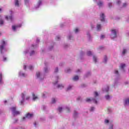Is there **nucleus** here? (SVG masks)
Returning <instances> with one entry per match:
<instances>
[{
  "label": "nucleus",
  "instance_id": "1",
  "mask_svg": "<svg viewBox=\"0 0 129 129\" xmlns=\"http://www.w3.org/2000/svg\"><path fill=\"white\" fill-rule=\"evenodd\" d=\"M39 42L40 39L39 38H37L36 44H32L31 47H30L29 49H26L24 51V55H27V54L29 53V52L30 56H33V55H35V50H34L38 48V45H39Z\"/></svg>",
  "mask_w": 129,
  "mask_h": 129
},
{
  "label": "nucleus",
  "instance_id": "2",
  "mask_svg": "<svg viewBox=\"0 0 129 129\" xmlns=\"http://www.w3.org/2000/svg\"><path fill=\"white\" fill-rule=\"evenodd\" d=\"M30 98V96L28 95V93L27 92H24L21 95V97L20 98V104L21 105H24L25 103V100H29Z\"/></svg>",
  "mask_w": 129,
  "mask_h": 129
},
{
  "label": "nucleus",
  "instance_id": "3",
  "mask_svg": "<svg viewBox=\"0 0 129 129\" xmlns=\"http://www.w3.org/2000/svg\"><path fill=\"white\" fill-rule=\"evenodd\" d=\"M8 51V48H7V42L4 40L1 41V45H0V52L2 55H4L6 52Z\"/></svg>",
  "mask_w": 129,
  "mask_h": 129
},
{
  "label": "nucleus",
  "instance_id": "4",
  "mask_svg": "<svg viewBox=\"0 0 129 129\" xmlns=\"http://www.w3.org/2000/svg\"><path fill=\"white\" fill-rule=\"evenodd\" d=\"M94 98L93 99H90V98H87L86 100V101L87 102H94V103H95L96 104H97V98L98 97V93L97 92H94Z\"/></svg>",
  "mask_w": 129,
  "mask_h": 129
},
{
  "label": "nucleus",
  "instance_id": "5",
  "mask_svg": "<svg viewBox=\"0 0 129 129\" xmlns=\"http://www.w3.org/2000/svg\"><path fill=\"white\" fill-rule=\"evenodd\" d=\"M10 109L14 116L19 115V114H20V111L17 110V107L16 106H13L11 107Z\"/></svg>",
  "mask_w": 129,
  "mask_h": 129
},
{
  "label": "nucleus",
  "instance_id": "6",
  "mask_svg": "<svg viewBox=\"0 0 129 129\" xmlns=\"http://www.w3.org/2000/svg\"><path fill=\"white\" fill-rule=\"evenodd\" d=\"M13 14H14V13H13V11H10L11 16H9V17L8 16L5 17V19L7 20V21H11V23H13L14 20V16H13Z\"/></svg>",
  "mask_w": 129,
  "mask_h": 129
},
{
  "label": "nucleus",
  "instance_id": "7",
  "mask_svg": "<svg viewBox=\"0 0 129 129\" xmlns=\"http://www.w3.org/2000/svg\"><path fill=\"white\" fill-rule=\"evenodd\" d=\"M42 5H43V0H39L36 5L34 6V10H38V9L41 8Z\"/></svg>",
  "mask_w": 129,
  "mask_h": 129
},
{
  "label": "nucleus",
  "instance_id": "8",
  "mask_svg": "<svg viewBox=\"0 0 129 129\" xmlns=\"http://www.w3.org/2000/svg\"><path fill=\"white\" fill-rule=\"evenodd\" d=\"M22 27V24H19L17 25H13L12 26V30L13 32H17V31H18L19 29Z\"/></svg>",
  "mask_w": 129,
  "mask_h": 129
},
{
  "label": "nucleus",
  "instance_id": "9",
  "mask_svg": "<svg viewBox=\"0 0 129 129\" xmlns=\"http://www.w3.org/2000/svg\"><path fill=\"white\" fill-rule=\"evenodd\" d=\"M110 37L113 40L114 39H115V38H116V30H115V29H113L112 30L111 35H110Z\"/></svg>",
  "mask_w": 129,
  "mask_h": 129
},
{
  "label": "nucleus",
  "instance_id": "10",
  "mask_svg": "<svg viewBox=\"0 0 129 129\" xmlns=\"http://www.w3.org/2000/svg\"><path fill=\"white\" fill-rule=\"evenodd\" d=\"M33 116H34L33 113H28L26 114V117H23V120H26V119H28L29 118H32V117H33Z\"/></svg>",
  "mask_w": 129,
  "mask_h": 129
},
{
  "label": "nucleus",
  "instance_id": "11",
  "mask_svg": "<svg viewBox=\"0 0 129 129\" xmlns=\"http://www.w3.org/2000/svg\"><path fill=\"white\" fill-rule=\"evenodd\" d=\"M27 68L31 71L32 70H34V66H33L32 65L27 66L26 64H24L23 67V69H24V70H26V69H27Z\"/></svg>",
  "mask_w": 129,
  "mask_h": 129
},
{
  "label": "nucleus",
  "instance_id": "12",
  "mask_svg": "<svg viewBox=\"0 0 129 129\" xmlns=\"http://www.w3.org/2000/svg\"><path fill=\"white\" fill-rule=\"evenodd\" d=\"M100 19L101 22H104L105 21V16L104 15V14L101 13L100 15Z\"/></svg>",
  "mask_w": 129,
  "mask_h": 129
},
{
  "label": "nucleus",
  "instance_id": "13",
  "mask_svg": "<svg viewBox=\"0 0 129 129\" xmlns=\"http://www.w3.org/2000/svg\"><path fill=\"white\" fill-rule=\"evenodd\" d=\"M19 75L20 77H27V75L26 73H23L22 71L19 72Z\"/></svg>",
  "mask_w": 129,
  "mask_h": 129
},
{
  "label": "nucleus",
  "instance_id": "14",
  "mask_svg": "<svg viewBox=\"0 0 129 129\" xmlns=\"http://www.w3.org/2000/svg\"><path fill=\"white\" fill-rule=\"evenodd\" d=\"M124 67H125V63H121L120 68L123 72H124Z\"/></svg>",
  "mask_w": 129,
  "mask_h": 129
},
{
  "label": "nucleus",
  "instance_id": "15",
  "mask_svg": "<svg viewBox=\"0 0 129 129\" xmlns=\"http://www.w3.org/2000/svg\"><path fill=\"white\" fill-rule=\"evenodd\" d=\"M36 77H37V78L40 79V80H42L43 79L42 78V75H41V73H40V72H37L36 73Z\"/></svg>",
  "mask_w": 129,
  "mask_h": 129
},
{
  "label": "nucleus",
  "instance_id": "16",
  "mask_svg": "<svg viewBox=\"0 0 129 129\" xmlns=\"http://www.w3.org/2000/svg\"><path fill=\"white\" fill-rule=\"evenodd\" d=\"M97 5L99 7V8H101L102 6H103V2L101 1H99L98 2H97Z\"/></svg>",
  "mask_w": 129,
  "mask_h": 129
},
{
  "label": "nucleus",
  "instance_id": "17",
  "mask_svg": "<svg viewBox=\"0 0 129 129\" xmlns=\"http://www.w3.org/2000/svg\"><path fill=\"white\" fill-rule=\"evenodd\" d=\"M4 82L3 81V74L0 73V84H3Z\"/></svg>",
  "mask_w": 129,
  "mask_h": 129
},
{
  "label": "nucleus",
  "instance_id": "18",
  "mask_svg": "<svg viewBox=\"0 0 129 129\" xmlns=\"http://www.w3.org/2000/svg\"><path fill=\"white\" fill-rule=\"evenodd\" d=\"M109 91V86H107L105 89H103V91L104 92H108Z\"/></svg>",
  "mask_w": 129,
  "mask_h": 129
},
{
  "label": "nucleus",
  "instance_id": "19",
  "mask_svg": "<svg viewBox=\"0 0 129 129\" xmlns=\"http://www.w3.org/2000/svg\"><path fill=\"white\" fill-rule=\"evenodd\" d=\"M124 105L125 106H126V105H129V98L125 99L124 102Z\"/></svg>",
  "mask_w": 129,
  "mask_h": 129
},
{
  "label": "nucleus",
  "instance_id": "20",
  "mask_svg": "<svg viewBox=\"0 0 129 129\" xmlns=\"http://www.w3.org/2000/svg\"><path fill=\"white\" fill-rule=\"evenodd\" d=\"M33 100L35 101L38 99V97L36 96L34 93L32 94Z\"/></svg>",
  "mask_w": 129,
  "mask_h": 129
},
{
  "label": "nucleus",
  "instance_id": "21",
  "mask_svg": "<svg viewBox=\"0 0 129 129\" xmlns=\"http://www.w3.org/2000/svg\"><path fill=\"white\" fill-rule=\"evenodd\" d=\"M15 7H19L20 6L19 0H15Z\"/></svg>",
  "mask_w": 129,
  "mask_h": 129
},
{
  "label": "nucleus",
  "instance_id": "22",
  "mask_svg": "<svg viewBox=\"0 0 129 129\" xmlns=\"http://www.w3.org/2000/svg\"><path fill=\"white\" fill-rule=\"evenodd\" d=\"M3 61L4 62H7V61H8V57H7L6 55H3Z\"/></svg>",
  "mask_w": 129,
  "mask_h": 129
},
{
  "label": "nucleus",
  "instance_id": "23",
  "mask_svg": "<svg viewBox=\"0 0 129 129\" xmlns=\"http://www.w3.org/2000/svg\"><path fill=\"white\" fill-rule=\"evenodd\" d=\"M78 79H79V77H78V76H75V77H73V80L74 81H77V80H78Z\"/></svg>",
  "mask_w": 129,
  "mask_h": 129
},
{
  "label": "nucleus",
  "instance_id": "24",
  "mask_svg": "<svg viewBox=\"0 0 129 129\" xmlns=\"http://www.w3.org/2000/svg\"><path fill=\"white\" fill-rule=\"evenodd\" d=\"M57 88H59L60 89H62V88H64V85L62 84H58L57 86Z\"/></svg>",
  "mask_w": 129,
  "mask_h": 129
},
{
  "label": "nucleus",
  "instance_id": "25",
  "mask_svg": "<svg viewBox=\"0 0 129 129\" xmlns=\"http://www.w3.org/2000/svg\"><path fill=\"white\" fill-rule=\"evenodd\" d=\"M97 31H100L101 30V25L100 24H97Z\"/></svg>",
  "mask_w": 129,
  "mask_h": 129
},
{
  "label": "nucleus",
  "instance_id": "26",
  "mask_svg": "<svg viewBox=\"0 0 129 129\" xmlns=\"http://www.w3.org/2000/svg\"><path fill=\"white\" fill-rule=\"evenodd\" d=\"M68 38L69 40H73V37L72 36V33H70L69 35V36H68Z\"/></svg>",
  "mask_w": 129,
  "mask_h": 129
},
{
  "label": "nucleus",
  "instance_id": "27",
  "mask_svg": "<svg viewBox=\"0 0 129 129\" xmlns=\"http://www.w3.org/2000/svg\"><path fill=\"white\" fill-rule=\"evenodd\" d=\"M95 110V107L92 106V107H91V108L90 109V111L91 112H93Z\"/></svg>",
  "mask_w": 129,
  "mask_h": 129
},
{
  "label": "nucleus",
  "instance_id": "28",
  "mask_svg": "<svg viewBox=\"0 0 129 129\" xmlns=\"http://www.w3.org/2000/svg\"><path fill=\"white\" fill-rule=\"evenodd\" d=\"M107 62V56H106V55H105L104 57L103 62L106 63Z\"/></svg>",
  "mask_w": 129,
  "mask_h": 129
},
{
  "label": "nucleus",
  "instance_id": "29",
  "mask_svg": "<svg viewBox=\"0 0 129 129\" xmlns=\"http://www.w3.org/2000/svg\"><path fill=\"white\" fill-rule=\"evenodd\" d=\"M87 56H91V55H93V53L91 51H88L87 52Z\"/></svg>",
  "mask_w": 129,
  "mask_h": 129
},
{
  "label": "nucleus",
  "instance_id": "30",
  "mask_svg": "<svg viewBox=\"0 0 129 129\" xmlns=\"http://www.w3.org/2000/svg\"><path fill=\"white\" fill-rule=\"evenodd\" d=\"M93 61L95 63H96V62H97V59L96 58V56L94 55L93 57Z\"/></svg>",
  "mask_w": 129,
  "mask_h": 129
},
{
  "label": "nucleus",
  "instance_id": "31",
  "mask_svg": "<svg viewBox=\"0 0 129 129\" xmlns=\"http://www.w3.org/2000/svg\"><path fill=\"white\" fill-rule=\"evenodd\" d=\"M62 109H63V108H62V107H59L57 109V110L58 111H59V112H61Z\"/></svg>",
  "mask_w": 129,
  "mask_h": 129
},
{
  "label": "nucleus",
  "instance_id": "32",
  "mask_svg": "<svg viewBox=\"0 0 129 129\" xmlns=\"http://www.w3.org/2000/svg\"><path fill=\"white\" fill-rule=\"evenodd\" d=\"M105 98L107 100H109V99L110 98V96H109V95H106L105 96Z\"/></svg>",
  "mask_w": 129,
  "mask_h": 129
},
{
  "label": "nucleus",
  "instance_id": "33",
  "mask_svg": "<svg viewBox=\"0 0 129 129\" xmlns=\"http://www.w3.org/2000/svg\"><path fill=\"white\" fill-rule=\"evenodd\" d=\"M46 95H47V92H44L42 94V97L45 98V97H46Z\"/></svg>",
  "mask_w": 129,
  "mask_h": 129
},
{
  "label": "nucleus",
  "instance_id": "34",
  "mask_svg": "<svg viewBox=\"0 0 129 129\" xmlns=\"http://www.w3.org/2000/svg\"><path fill=\"white\" fill-rule=\"evenodd\" d=\"M77 115H78V113H77V112H76V111H75L74 114V116L75 117H77Z\"/></svg>",
  "mask_w": 129,
  "mask_h": 129
},
{
  "label": "nucleus",
  "instance_id": "35",
  "mask_svg": "<svg viewBox=\"0 0 129 129\" xmlns=\"http://www.w3.org/2000/svg\"><path fill=\"white\" fill-rule=\"evenodd\" d=\"M72 88V86L69 85V86L68 87L67 90H68V91H69V90H71Z\"/></svg>",
  "mask_w": 129,
  "mask_h": 129
},
{
  "label": "nucleus",
  "instance_id": "36",
  "mask_svg": "<svg viewBox=\"0 0 129 129\" xmlns=\"http://www.w3.org/2000/svg\"><path fill=\"white\" fill-rule=\"evenodd\" d=\"M65 72H67V73H69L71 72V70L70 69H68L65 70Z\"/></svg>",
  "mask_w": 129,
  "mask_h": 129
},
{
  "label": "nucleus",
  "instance_id": "37",
  "mask_svg": "<svg viewBox=\"0 0 129 129\" xmlns=\"http://www.w3.org/2000/svg\"><path fill=\"white\" fill-rule=\"evenodd\" d=\"M109 129H113V124H110L109 126Z\"/></svg>",
  "mask_w": 129,
  "mask_h": 129
},
{
  "label": "nucleus",
  "instance_id": "38",
  "mask_svg": "<svg viewBox=\"0 0 129 129\" xmlns=\"http://www.w3.org/2000/svg\"><path fill=\"white\" fill-rule=\"evenodd\" d=\"M126 53V49H124L122 52V55H124Z\"/></svg>",
  "mask_w": 129,
  "mask_h": 129
},
{
  "label": "nucleus",
  "instance_id": "39",
  "mask_svg": "<svg viewBox=\"0 0 129 129\" xmlns=\"http://www.w3.org/2000/svg\"><path fill=\"white\" fill-rule=\"evenodd\" d=\"M55 102H56V99L53 98L51 100V103H55Z\"/></svg>",
  "mask_w": 129,
  "mask_h": 129
},
{
  "label": "nucleus",
  "instance_id": "40",
  "mask_svg": "<svg viewBox=\"0 0 129 129\" xmlns=\"http://www.w3.org/2000/svg\"><path fill=\"white\" fill-rule=\"evenodd\" d=\"M121 4V2L120 0L117 1V5H118V6H120Z\"/></svg>",
  "mask_w": 129,
  "mask_h": 129
},
{
  "label": "nucleus",
  "instance_id": "41",
  "mask_svg": "<svg viewBox=\"0 0 129 129\" xmlns=\"http://www.w3.org/2000/svg\"><path fill=\"white\" fill-rule=\"evenodd\" d=\"M4 25V21L2 19L0 20V25L3 26Z\"/></svg>",
  "mask_w": 129,
  "mask_h": 129
},
{
  "label": "nucleus",
  "instance_id": "42",
  "mask_svg": "<svg viewBox=\"0 0 129 129\" xmlns=\"http://www.w3.org/2000/svg\"><path fill=\"white\" fill-rule=\"evenodd\" d=\"M104 122H105V123H106V124H107V123H109V120H108V119H105Z\"/></svg>",
  "mask_w": 129,
  "mask_h": 129
},
{
  "label": "nucleus",
  "instance_id": "43",
  "mask_svg": "<svg viewBox=\"0 0 129 129\" xmlns=\"http://www.w3.org/2000/svg\"><path fill=\"white\" fill-rule=\"evenodd\" d=\"M44 71L45 73H47V72H48V68H47V67L44 68Z\"/></svg>",
  "mask_w": 129,
  "mask_h": 129
},
{
  "label": "nucleus",
  "instance_id": "44",
  "mask_svg": "<svg viewBox=\"0 0 129 129\" xmlns=\"http://www.w3.org/2000/svg\"><path fill=\"white\" fill-rule=\"evenodd\" d=\"M126 6H127V3H123L122 5V7L125 8V7H126Z\"/></svg>",
  "mask_w": 129,
  "mask_h": 129
},
{
  "label": "nucleus",
  "instance_id": "45",
  "mask_svg": "<svg viewBox=\"0 0 129 129\" xmlns=\"http://www.w3.org/2000/svg\"><path fill=\"white\" fill-rule=\"evenodd\" d=\"M91 73L90 72H88L85 75V77H87L88 76H89V75H90Z\"/></svg>",
  "mask_w": 129,
  "mask_h": 129
},
{
  "label": "nucleus",
  "instance_id": "46",
  "mask_svg": "<svg viewBox=\"0 0 129 129\" xmlns=\"http://www.w3.org/2000/svg\"><path fill=\"white\" fill-rule=\"evenodd\" d=\"M108 5L109 8H112V3H108Z\"/></svg>",
  "mask_w": 129,
  "mask_h": 129
},
{
  "label": "nucleus",
  "instance_id": "47",
  "mask_svg": "<svg viewBox=\"0 0 129 129\" xmlns=\"http://www.w3.org/2000/svg\"><path fill=\"white\" fill-rule=\"evenodd\" d=\"M78 32H79V30H78V28H76V29L75 30V32L76 33V34H77V33H78Z\"/></svg>",
  "mask_w": 129,
  "mask_h": 129
},
{
  "label": "nucleus",
  "instance_id": "48",
  "mask_svg": "<svg viewBox=\"0 0 129 129\" xmlns=\"http://www.w3.org/2000/svg\"><path fill=\"white\" fill-rule=\"evenodd\" d=\"M114 74H115L116 75H118V71L115 70V72H114Z\"/></svg>",
  "mask_w": 129,
  "mask_h": 129
},
{
  "label": "nucleus",
  "instance_id": "49",
  "mask_svg": "<svg viewBox=\"0 0 129 129\" xmlns=\"http://www.w3.org/2000/svg\"><path fill=\"white\" fill-rule=\"evenodd\" d=\"M24 2L25 3V5H28L29 4V0H24Z\"/></svg>",
  "mask_w": 129,
  "mask_h": 129
},
{
  "label": "nucleus",
  "instance_id": "50",
  "mask_svg": "<svg viewBox=\"0 0 129 129\" xmlns=\"http://www.w3.org/2000/svg\"><path fill=\"white\" fill-rule=\"evenodd\" d=\"M105 37V36L104 35H102L100 36V39H104Z\"/></svg>",
  "mask_w": 129,
  "mask_h": 129
},
{
  "label": "nucleus",
  "instance_id": "51",
  "mask_svg": "<svg viewBox=\"0 0 129 129\" xmlns=\"http://www.w3.org/2000/svg\"><path fill=\"white\" fill-rule=\"evenodd\" d=\"M87 36H88V38H89V40H90V33H88L87 34Z\"/></svg>",
  "mask_w": 129,
  "mask_h": 129
},
{
  "label": "nucleus",
  "instance_id": "52",
  "mask_svg": "<svg viewBox=\"0 0 129 129\" xmlns=\"http://www.w3.org/2000/svg\"><path fill=\"white\" fill-rule=\"evenodd\" d=\"M58 68H56L55 69L54 72H55V73H57V72H58Z\"/></svg>",
  "mask_w": 129,
  "mask_h": 129
},
{
  "label": "nucleus",
  "instance_id": "53",
  "mask_svg": "<svg viewBox=\"0 0 129 129\" xmlns=\"http://www.w3.org/2000/svg\"><path fill=\"white\" fill-rule=\"evenodd\" d=\"M56 39L57 40V41H59V40H60V36H57Z\"/></svg>",
  "mask_w": 129,
  "mask_h": 129
},
{
  "label": "nucleus",
  "instance_id": "54",
  "mask_svg": "<svg viewBox=\"0 0 129 129\" xmlns=\"http://www.w3.org/2000/svg\"><path fill=\"white\" fill-rule=\"evenodd\" d=\"M103 46L99 47V50H103Z\"/></svg>",
  "mask_w": 129,
  "mask_h": 129
},
{
  "label": "nucleus",
  "instance_id": "55",
  "mask_svg": "<svg viewBox=\"0 0 129 129\" xmlns=\"http://www.w3.org/2000/svg\"><path fill=\"white\" fill-rule=\"evenodd\" d=\"M108 111L109 113L111 112V108H108Z\"/></svg>",
  "mask_w": 129,
  "mask_h": 129
},
{
  "label": "nucleus",
  "instance_id": "56",
  "mask_svg": "<svg viewBox=\"0 0 129 129\" xmlns=\"http://www.w3.org/2000/svg\"><path fill=\"white\" fill-rule=\"evenodd\" d=\"M81 56H82V55H84V52L83 51H81L80 53Z\"/></svg>",
  "mask_w": 129,
  "mask_h": 129
},
{
  "label": "nucleus",
  "instance_id": "57",
  "mask_svg": "<svg viewBox=\"0 0 129 129\" xmlns=\"http://www.w3.org/2000/svg\"><path fill=\"white\" fill-rule=\"evenodd\" d=\"M66 109L68 110V111H69V110H70V108H69V107H66Z\"/></svg>",
  "mask_w": 129,
  "mask_h": 129
},
{
  "label": "nucleus",
  "instance_id": "58",
  "mask_svg": "<svg viewBox=\"0 0 129 129\" xmlns=\"http://www.w3.org/2000/svg\"><path fill=\"white\" fill-rule=\"evenodd\" d=\"M116 84H117V81H116L114 84V86H115V85H116Z\"/></svg>",
  "mask_w": 129,
  "mask_h": 129
},
{
  "label": "nucleus",
  "instance_id": "59",
  "mask_svg": "<svg viewBox=\"0 0 129 129\" xmlns=\"http://www.w3.org/2000/svg\"><path fill=\"white\" fill-rule=\"evenodd\" d=\"M60 26L61 28H63V26H64V24L62 23V24H60Z\"/></svg>",
  "mask_w": 129,
  "mask_h": 129
},
{
  "label": "nucleus",
  "instance_id": "60",
  "mask_svg": "<svg viewBox=\"0 0 129 129\" xmlns=\"http://www.w3.org/2000/svg\"><path fill=\"white\" fill-rule=\"evenodd\" d=\"M81 99V97H78L77 98V100H80Z\"/></svg>",
  "mask_w": 129,
  "mask_h": 129
},
{
  "label": "nucleus",
  "instance_id": "61",
  "mask_svg": "<svg viewBox=\"0 0 129 129\" xmlns=\"http://www.w3.org/2000/svg\"><path fill=\"white\" fill-rule=\"evenodd\" d=\"M57 83H58V81H56L55 83H53V84L54 85H56V84H57Z\"/></svg>",
  "mask_w": 129,
  "mask_h": 129
},
{
  "label": "nucleus",
  "instance_id": "62",
  "mask_svg": "<svg viewBox=\"0 0 129 129\" xmlns=\"http://www.w3.org/2000/svg\"><path fill=\"white\" fill-rule=\"evenodd\" d=\"M34 126H35L36 127H37V122H34Z\"/></svg>",
  "mask_w": 129,
  "mask_h": 129
},
{
  "label": "nucleus",
  "instance_id": "63",
  "mask_svg": "<svg viewBox=\"0 0 129 129\" xmlns=\"http://www.w3.org/2000/svg\"><path fill=\"white\" fill-rule=\"evenodd\" d=\"M80 70H78L76 72L77 73H79L80 72Z\"/></svg>",
  "mask_w": 129,
  "mask_h": 129
},
{
  "label": "nucleus",
  "instance_id": "64",
  "mask_svg": "<svg viewBox=\"0 0 129 129\" xmlns=\"http://www.w3.org/2000/svg\"><path fill=\"white\" fill-rule=\"evenodd\" d=\"M52 48H53V46H50V47L49 48V50H51Z\"/></svg>",
  "mask_w": 129,
  "mask_h": 129
}]
</instances>
